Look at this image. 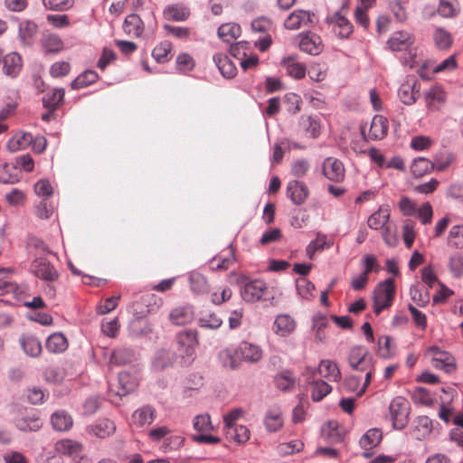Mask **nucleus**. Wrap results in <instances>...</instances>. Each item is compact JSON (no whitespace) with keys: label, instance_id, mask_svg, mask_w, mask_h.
<instances>
[{"label":"nucleus","instance_id":"nucleus-53","mask_svg":"<svg viewBox=\"0 0 463 463\" xmlns=\"http://www.w3.org/2000/svg\"><path fill=\"white\" fill-rule=\"evenodd\" d=\"M171 50H172L171 43L167 42V41H164V42L160 43L159 44H157L154 48V50L152 52V55L157 62L163 63L169 60Z\"/></svg>","mask_w":463,"mask_h":463},{"label":"nucleus","instance_id":"nucleus-16","mask_svg":"<svg viewBox=\"0 0 463 463\" xmlns=\"http://www.w3.org/2000/svg\"><path fill=\"white\" fill-rule=\"evenodd\" d=\"M426 106L429 110H439L447 100V94L440 86H433L424 93Z\"/></svg>","mask_w":463,"mask_h":463},{"label":"nucleus","instance_id":"nucleus-25","mask_svg":"<svg viewBox=\"0 0 463 463\" xmlns=\"http://www.w3.org/2000/svg\"><path fill=\"white\" fill-rule=\"evenodd\" d=\"M22 69V58L16 52H11L3 58V72L10 77L15 78Z\"/></svg>","mask_w":463,"mask_h":463},{"label":"nucleus","instance_id":"nucleus-10","mask_svg":"<svg viewBox=\"0 0 463 463\" xmlns=\"http://www.w3.org/2000/svg\"><path fill=\"white\" fill-rule=\"evenodd\" d=\"M297 328V321L288 314H279L275 317L272 324V332L279 337H288L292 335Z\"/></svg>","mask_w":463,"mask_h":463},{"label":"nucleus","instance_id":"nucleus-37","mask_svg":"<svg viewBox=\"0 0 463 463\" xmlns=\"http://www.w3.org/2000/svg\"><path fill=\"white\" fill-rule=\"evenodd\" d=\"M296 379L292 373L285 370L276 374L274 377V383L278 389L282 392H291L295 388Z\"/></svg>","mask_w":463,"mask_h":463},{"label":"nucleus","instance_id":"nucleus-44","mask_svg":"<svg viewBox=\"0 0 463 463\" xmlns=\"http://www.w3.org/2000/svg\"><path fill=\"white\" fill-rule=\"evenodd\" d=\"M434 169V163L425 157H418L411 164V171L416 177H420Z\"/></svg>","mask_w":463,"mask_h":463},{"label":"nucleus","instance_id":"nucleus-33","mask_svg":"<svg viewBox=\"0 0 463 463\" xmlns=\"http://www.w3.org/2000/svg\"><path fill=\"white\" fill-rule=\"evenodd\" d=\"M46 349L53 354L63 353L68 348V340L61 333H53L46 340Z\"/></svg>","mask_w":463,"mask_h":463},{"label":"nucleus","instance_id":"nucleus-8","mask_svg":"<svg viewBox=\"0 0 463 463\" xmlns=\"http://www.w3.org/2000/svg\"><path fill=\"white\" fill-rule=\"evenodd\" d=\"M428 354L431 357L432 365L445 371L451 373L456 368L454 357L448 352L440 350L437 346H431L427 351Z\"/></svg>","mask_w":463,"mask_h":463},{"label":"nucleus","instance_id":"nucleus-5","mask_svg":"<svg viewBox=\"0 0 463 463\" xmlns=\"http://www.w3.org/2000/svg\"><path fill=\"white\" fill-rule=\"evenodd\" d=\"M118 386L116 388L113 385H109V399L112 403H118V400L127 395L136 388V380L128 372H121L118 377Z\"/></svg>","mask_w":463,"mask_h":463},{"label":"nucleus","instance_id":"nucleus-48","mask_svg":"<svg viewBox=\"0 0 463 463\" xmlns=\"http://www.w3.org/2000/svg\"><path fill=\"white\" fill-rule=\"evenodd\" d=\"M226 438L239 444L246 442L250 439V431L243 425L234 426L224 431Z\"/></svg>","mask_w":463,"mask_h":463},{"label":"nucleus","instance_id":"nucleus-29","mask_svg":"<svg viewBox=\"0 0 463 463\" xmlns=\"http://www.w3.org/2000/svg\"><path fill=\"white\" fill-rule=\"evenodd\" d=\"M20 345L24 352L32 357H37L42 353V344L40 340L33 335H23L20 337Z\"/></svg>","mask_w":463,"mask_h":463},{"label":"nucleus","instance_id":"nucleus-39","mask_svg":"<svg viewBox=\"0 0 463 463\" xmlns=\"http://www.w3.org/2000/svg\"><path fill=\"white\" fill-rule=\"evenodd\" d=\"M218 36L226 43L232 42L240 37L241 30V26L234 23H227L222 24L218 28Z\"/></svg>","mask_w":463,"mask_h":463},{"label":"nucleus","instance_id":"nucleus-57","mask_svg":"<svg viewBox=\"0 0 463 463\" xmlns=\"http://www.w3.org/2000/svg\"><path fill=\"white\" fill-rule=\"evenodd\" d=\"M191 288L194 292L200 294L207 289L206 279L198 272H192L189 276Z\"/></svg>","mask_w":463,"mask_h":463},{"label":"nucleus","instance_id":"nucleus-11","mask_svg":"<svg viewBox=\"0 0 463 463\" xmlns=\"http://www.w3.org/2000/svg\"><path fill=\"white\" fill-rule=\"evenodd\" d=\"M322 172L326 178L339 183L345 178V169L343 163L335 157H326L322 164Z\"/></svg>","mask_w":463,"mask_h":463},{"label":"nucleus","instance_id":"nucleus-30","mask_svg":"<svg viewBox=\"0 0 463 463\" xmlns=\"http://www.w3.org/2000/svg\"><path fill=\"white\" fill-rule=\"evenodd\" d=\"M51 423L57 431H67L72 427L73 420L67 411L61 410L52 414Z\"/></svg>","mask_w":463,"mask_h":463},{"label":"nucleus","instance_id":"nucleus-47","mask_svg":"<svg viewBox=\"0 0 463 463\" xmlns=\"http://www.w3.org/2000/svg\"><path fill=\"white\" fill-rule=\"evenodd\" d=\"M194 429L201 433H209L215 430L208 413L196 415L193 420Z\"/></svg>","mask_w":463,"mask_h":463},{"label":"nucleus","instance_id":"nucleus-50","mask_svg":"<svg viewBox=\"0 0 463 463\" xmlns=\"http://www.w3.org/2000/svg\"><path fill=\"white\" fill-rule=\"evenodd\" d=\"M197 324L202 328L216 330L222 325V319L214 313H206L198 318Z\"/></svg>","mask_w":463,"mask_h":463},{"label":"nucleus","instance_id":"nucleus-24","mask_svg":"<svg viewBox=\"0 0 463 463\" xmlns=\"http://www.w3.org/2000/svg\"><path fill=\"white\" fill-rule=\"evenodd\" d=\"M388 129L389 125L387 118L383 116L376 115L372 119L368 138L373 140L383 139L387 135Z\"/></svg>","mask_w":463,"mask_h":463},{"label":"nucleus","instance_id":"nucleus-60","mask_svg":"<svg viewBox=\"0 0 463 463\" xmlns=\"http://www.w3.org/2000/svg\"><path fill=\"white\" fill-rule=\"evenodd\" d=\"M327 326L326 317L324 316H317L313 318V330L315 331V341L323 342L326 338L324 333L325 328Z\"/></svg>","mask_w":463,"mask_h":463},{"label":"nucleus","instance_id":"nucleus-20","mask_svg":"<svg viewBox=\"0 0 463 463\" xmlns=\"http://www.w3.org/2000/svg\"><path fill=\"white\" fill-rule=\"evenodd\" d=\"M156 419V410L149 405L137 409L131 417V424L136 428H144L150 425Z\"/></svg>","mask_w":463,"mask_h":463},{"label":"nucleus","instance_id":"nucleus-23","mask_svg":"<svg viewBox=\"0 0 463 463\" xmlns=\"http://www.w3.org/2000/svg\"><path fill=\"white\" fill-rule=\"evenodd\" d=\"M317 372L328 381L338 382L341 380L340 369L336 363L331 360H321L312 375L314 376Z\"/></svg>","mask_w":463,"mask_h":463},{"label":"nucleus","instance_id":"nucleus-3","mask_svg":"<svg viewBox=\"0 0 463 463\" xmlns=\"http://www.w3.org/2000/svg\"><path fill=\"white\" fill-rule=\"evenodd\" d=\"M197 335L198 333L194 329H184L176 334L178 351L185 363H191L194 359L195 349L198 345Z\"/></svg>","mask_w":463,"mask_h":463},{"label":"nucleus","instance_id":"nucleus-4","mask_svg":"<svg viewBox=\"0 0 463 463\" xmlns=\"http://www.w3.org/2000/svg\"><path fill=\"white\" fill-rule=\"evenodd\" d=\"M345 6L341 10L333 13L326 17V24L332 28L335 34L341 39H347L353 33V24L343 13Z\"/></svg>","mask_w":463,"mask_h":463},{"label":"nucleus","instance_id":"nucleus-59","mask_svg":"<svg viewBox=\"0 0 463 463\" xmlns=\"http://www.w3.org/2000/svg\"><path fill=\"white\" fill-rule=\"evenodd\" d=\"M296 287L298 293L301 296V298L305 299H310L313 297L315 285L307 279L301 278L297 279Z\"/></svg>","mask_w":463,"mask_h":463},{"label":"nucleus","instance_id":"nucleus-12","mask_svg":"<svg viewBox=\"0 0 463 463\" xmlns=\"http://www.w3.org/2000/svg\"><path fill=\"white\" fill-rule=\"evenodd\" d=\"M31 269L36 277L46 281H54L59 276L55 268L43 258H35Z\"/></svg>","mask_w":463,"mask_h":463},{"label":"nucleus","instance_id":"nucleus-17","mask_svg":"<svg viewBox=\"0 0 463 463\" xmlns=\"http://www.w3.org/2000/svg\"><path fill=\"white\" fill-rule=\"evenodd\" d=\"M54 449L58 454L69 457L72 459L83 452L84 446L80 441L71 439H62L55 443Z\"/></svg>","mask_w":463,"mask_h":463},{"label":"nucleus","instance_id":"nucleus-45","mask_svg":"<svg viewBox=\"0 0 463 463\" xmlns=\"http://www.w3.org/2000/svg\"><path fill=\"white\" fill-rule=\"evenodd\" d=\"M99 75L96 71L88 70L80 74L74 80L71 81V87L73 90L85 88L97 81Z\"/></svg>","mask_w":463,"mask_h":463},{"label":"nucleus","instance_id":"nucleus-38","mask_svg":"<svg viewBox=\"0 0 463 463\" xmlns=\"http://www.w3.org/2000/svg\"><path fill=\"white\" fill-rule=\"evenodd\" d=\"M175 360L174 352L166 349L158 350L153 360V366L157 370H163L172 366Z\"/></svg>","mask_w":463,"mask_h":463},{"label":"nucleus","instance_id":"nucleus-42","mask_svg":"<svg viewBox=\"0 0 463 463\" xmlns=\"http://www.w3.org/2000/svg\"><path fill=\"white\" fill-rule=\"evenodd\" d=\"M64 89L55 88L45 94L43 98V106L51 110H55L62 102L64 98Z\"/></svg>","mask_w":463,"mask_h":463},{"label":"nucleus","instance_id":"nucleus-46","mask_svg":"<svg viewBox=\"0 0 463 463\" xmlns=\"http://www.w3.org/2000/svg\"><path fill=\"white\" fill-rule=\"evenodd\" d=\"M134 353L128 348H118L113 351L109 363L116 365H125L132 362Z\"/></svg>","mask_w":463,"mask_h":463},{"label":"nucleus","instance_id":"nucleus-54","mask_svg":"<svg viewBox=\"0 0 463 463\" xmlns=\"http://www.w3.org/2000/svg\"><path fill=\"white\" fill-rule=\"evenodd\" d=\"M448 244L456 249L463 248V225L451 227L448 236Z\"/></svg>","mask_w":463,"mask_h":463},{"label":"nucleus","instance_id":"nucleus-64","mask_svg":"<svg viewBox=\"0 0 463 463\" xmlns=\"http://www.w3.org/2000/svg\"><path fill=\"white\" fill-rule=\"evenodd\" d=\"M435 44L439 49H447L451 44L450 34L442 28H438L433 34Z\"/></svg>","mask_w":463,"mask_h":463},{"label":"nucleus","instance_id":"nucleus-9","mask_svg":"<svg viewBox=\"0 0 463 463\" xmlns=\"http://www.w3.org/2000/svg\"><path fill=\"white\" fill-rule=\"evenodd\" d=\"M298 47L300 51L310 54L318 55L324 49L322 39L312 32L301 33L298 34Z\"/></svg>","mask_w":463,"mask_h":463},{"label":"nucleus","instance_id":"nucleus-21","mask_svg":"<svg viewBox=\"0 0 463 463\" xmlns=\"http://www.w3.org/2000/svg\"><path fill=\"white\" fill-rule=\"evenodd\" d=\"M194 312L192 306L176 307L169 314V319L174 325L184 326L194 320Z\"/></svg>","mask_w":463,"mask_h":463},{"label":"nucleus","instance_id":"nucleus-52","mask_svg":"<svg viewBox=\"0 0 463 463\" xmlns=\"http://www.w3.org/2000/svg\"><path fill=\"white\" fill-rule=\"evenodd\" d=\"M15 425L22 431H36L42 427V421L38 418L21 417L16 419Z\"/></svg>","mask_w":463,"mask_h":463},{"label":"nucleus","instance_id":"nucleus-51","mask_svg":"<svg viewBox=\"0 0 463 463\" xmlns=\"http://www.w3.org/2000/svg\"><path fill=\"white\" fill-rule=\"evenodd\" d=\"M38 26L31 21H23L19 24V36L23 43H29L37 32Z\"/></svg>","mask_w":463,"mask_h":463},{"label":"nucleus","instance_id":"nucleus-63","mask_svg":"<svg viewBox=\"0 0 463 463\" xmlns=\"http://www.w3.org/2000/svg\"><path fill=\"white\" fill-rule=\"evenodd\" d=\"M456 6L457 0H440L438 12L443 17H453L457 14Z\"/></svg>","mask_w":463,"mask_h":463},{"label":"nucleus","instance_id":"nucleus-14","mask_svg":"<svg viewBox=\"0 0 463 463\" xmlns=\"http://www.w3.org/2000/svg\"><path fill=\"white\" fill-rule=\"evenodd\" d=\"M415 38L412 33L406 31H397L391 35L387 44L392 52H402L412 47Z\"/></svg>","mask_w":463,"mask_h":463},{"label":"nucleus","instance_id":"nucleus-55","mask_svg":"<svg viewBox=\"0 0 463 463\" xmlns=\"http://www.w3.org/2000/svg\"><path fill=\"white\" fill-rule=\"evenodd\" d=\"M411 398L414 403L430 406L433 402L430 392L422 387H417L412 392Z\"/></svg>","mask_w":463,"mask_h":463},{"label":"nucleus","instance_id":"nucleus-58","mask_svg":"<svg viewBox=\"0 0 463 463\" xmlns=\"http://www.w3.org/2000/svg\"><path fill=\"white\" fill-rule=\"evenodd\" d=\"M301 125L309 137L316 138L320 133V125L317 120L312 117H302Z\"/></svg>","mask_w":463,"mask_h":463},{"label":"nucleus","instance_id":"nucleus-18","mask_svg":"<svg viewBox=\"0 0 463 463\" xmlns=\"http://www.w3.org/2000/svg\"><path fill=\"white\" fill-rule=\"evenodd\" d=\"M280 64L287 74L295 80H301L307 74V67L299 62L296 56L290 55L282 58Z\"/></svg>","mask_w":463,"mask_h":463},{"label":"nucleus","instance_id":"nucleus-31","mask_svg":"<svg viewBox=\"0 0 463 463\" xmlns=\"http://www.w3.org/2000/svg\"><path fill=\"white\" fill-rule=\"evenodd\" d=\"M309 390L312 401L317 402L332 392V387L324 380L314 379L309 383Z\"/></svg>","mask_w":463,"mask_h":463},{"label":"nucleus","instance_id":"nucleus-61","mask_svg":"<svg viewBox=\"0 0 463 463\" xmlns=\"http://www.w3.org/2000/svg\"><path fill=\"white\" fill-rule=\"evenodd\" d=\"M449 267L450 272L454 277L459 278L463 274V254L456 252L450 256L449 260Z\"/></svg>","mask_w":463,"mask_h":463},{"label":"nucleus","instance_id":"nucleus-49","mask_svg":"<svg viewBox=\"0 0 463 463\" xmlns=\"http://www.w3.org/2000/svg\"><path fill=\"white\" fill-rule=\"evenodd\" d=\"M236 355H238L237 349L225 348L219 353L220 363L225 368L236 369L239 367Z\"/></svg>","mask_w":463,"mask_h":463},{"label":"nucleus","instance_id":"nucleus-19","mask_svg":"<svg viewBox=\"0 0 463 463\" xmlns=\"http://www.w3.org/2000/svg\"><path fill=\"white\" fill-rule=\"evenodd\" d=\"M308 194V188L303 182L292 180L288 183L287 195L294 204L301 205L304 203Z\"/></svg>","mask_w":463,"mask_h":463},{"label":"nucleus","instance_id":"nucleus-27","mask_svg":"<svg viewBox=\"0 0 463 463\" xmlns=\"http://www.w3.org/2000/svg\"><path fill=\"white\" fill-rule=\"evenodd\" d=\"M33 142V135L26 132H17L6 144L10 152H17L27 148Z\"/></svg>","mask_w":463,"mask_h":463},{"label":"nucleus","instance_id":"nucleus-34","mask_svg":"<svg viewBox=\"0 0 463 463\" xmlns=\"http://www.w3.org/2000/svg\"><path fill=\"white\" fill-rule=\"evenodd\" d=\"M123 29L126 33L139 37L144 32V23L137 14H131L125 18Z\"/></svg>","mask_w":463,"mask_h":463},{"label":"nucleus","instance_id":"nucleus-28","mask_svg":"<svg viewBox=\"0 0 463 463\" xmlns=\"http://www.w3.org/2000/svg\"><path fill=\"white\" fill-rule=\"evenodd\" d=\"M383 439V432L380 429L373 428L368 430L360 439V447L365 450H371L377 447Z\"/></svg>","mask_w":463,"mask_h":463},{"label":"nucleus","instance_id":"nucleus-7","mask_svg":"<svg viewBox=\"0 0 463 463\" xmlns=\"http://www.w3.org/2000/svg\"><path fill=\"white\" fill-rule=\"evenodd\" d=\"M348 363L354 370L364 372L373 366V358L365 347L355 345L350 349Z\"/></svg>","mask_w":463,"mask_h":463},{"label":"nucleus","instance_id":"nucleus-36","mask_svg":"<svg viewBox=\"0 0 463 463\" xmlns=\"http://www.w3.org/2000/svg\"><path fill=\"white\" fill-rule=\"evenodd\" d=\"M189 15V9L186 6L179 4L169 5L164 10L165 18L171 21H185Z\"/></svg>","mask_w":463,"mask_h":463},{"label":"nucleus","instance_id":"nucleus-1","mask_svg":"<svg viewBox=\"0 0 463 463\" xmlns=\"http://www.w3.org/2000/svg\"><path fill=\"white\" fill-rule=\"evenodd\" d=\"M411 411L410 402L402 396H397L392 400L389 405V415L392 427L396 430H402L409 421Z\"/></svg>","mask_w":463,"mask_h":463},{"label":"nucleus","instance_id":"nucleus-22","mask_svg":"<svg viewBox=\"0 0 463 463\" xmlns=\"http://www.w3.org/2000/svg\"><path fill=\"white\" fill-rule=\"evenodd\" d=\"M237 353L248 363H258L263 355L262 349L259 345L249 342H242L237 348Z\"/></svg>","mask_w":463,"mask_h":463},{"label":"nucleus","instance_id":"nucleus-13","mask_svg":"<svg viewBox=\"0 0 463 463\" xmlns=\"http://www.w3.org/2000/svg\"><path fill=\"white\" fill-rule=\"evenodd\" d=\"M115 430L116 425L114 421L106 418L99 419L86 427V432L89 435L99 439H106L114 434Z\"/></svg>","mask_w":463,"mask_h":463},{"label":"nucleus","instance_id":"nucleus-40","mask_svg":"<svg viewBox=\"0 0 463 463\" xmlns=\"http://www.w3.org/2000/svg\"><path fill=\"white\" fill-rule=\"evenodd\" d=\"M389 218L390 213L388 209L381 207L368 218L367 224L369 228L373 230L383 229L388 225Z\"/></svg>","mask_w":463,"mask_h":463},{"label":"nucleus","instance_id":"nucleus-6","mask_svg":"<svg viewBox=\"0 0 463 463\" xmlns=\"http://www.w3.org/2000/svg\"><path fill=\"white\" fill-rule=\"evenodd\" d=\"M241 295L244 301L254 303L261 299L268 289L267 283L261 279H243Z\"/></svg>","mask_w":463,"mask_h":463},{"label":"nucleus","instance_id":"nucleus-2","mask_svg":"<svg viewBox=\"0 0 463 463\" xmlns=\"http://www.w3.org/2000/svg\"><path fill=\"white\" fill-rule=\"evenodd\" d=\"M395 294L394 281L387 279L379 283L373 292V311L379 315L392 306Z\"/></svg>","mask_w":463,"mask_h":463},{"label":"nucleus","instance_id":"nucleus-43","mask_svg":"<svg viewBox=\"0 0 463 463\" xmlns=\"http://www.w3.org/2000/svg\"><path fill=\"white\" fill-rule=\"evenodd\" d=\"M20 180V172L15 165L4 164L0 166V183L15 184Z\"/></svg>","mask_w":463,"mask_h":463},{"label":"nucleus","instance_id":"nucleus-41","mask_svg":"<svg viewBox=\"0 0 463 463\" xmlns=\"http://www.w3.org/2000/svg\"><path fill=\"white\" fill-rule=\"evenodd\" d=\"M42 45L46 52L57 53L63 49L64 43L59 35L49 33L43 37Z\"/></svg>","mask_w":463,"mask_h":463},{"label":"nucleus","instance_id":"nucleus-62","mask_svg":"<svg viewBox=\"0 0 463 463\" xmlns=\"http://www.w3.org/2000/svg\"><path fill=\"white\" fill-rule=\"evenodd\" d=\"M379 354L382 357L388 358L394 353V345L392 344V338L388 335H382L378 338Z\"/></svg>","mask_w":463,"mask_h":463},{"label":"nucleus","instance_id":"nucleus-32","mask_svg":"<svg viewBox=\"0 0 463 463\" xmlns=\"http://www.w3.org/2000/svg\"><path fill=\"white\" fill-rule=\"evenodd\" d=\"M416 81L413 83L406 81L401 84L398 90V97L403 104L410 106L415 103L417 100L416 94L419 92V88L416 89Z\"/></svg>","mask_w":463,"mask_h":463},{"label":"nucleus","instance_id":"nucleus-35","mask_svg":"<svg viewBox=\"0 0 463 463\" xmlns=\"http://www.w3.org/2000/svg\"><path fill=\"white\" fill-rule=\"evenodd\" d=\"M264 423L269 431L275 432L279 430L283 425L282 411L280 408H270L266 413Z\"/></svg>","mask_w":463,"mask_h":463},{"label":"nucleus","instance_id":"nucleus-56","mask_svg":"<svg viewBox=\"0 0 463 463\" xmlns=\"http://www.w3.org/2000/svg\"><path fill=\"white\" fill-rule=\"evenodd\" d=\"M304 447V443L299 439H293L288 442L280 443L277 449L280 455H291L299 452Z\"/></svg>","mask_w":463,"mask_h":463},{"label":"nucleus","instance_id":"nucleus-26","mask_svg":"<svg viewBox=\"0 0 463 463\" xmlns=\"http://www.w3.org/2000/svg\"><path fill=\"white\" fill-rule=\"evenodd\" d=\"M213 60L224 78L231 79L236 75L237 68L227 55L216 53L213 55Z\"/></svg>","mask_w":463,"mask_h":463},{"label":"nucleus","instance_id":"nucleus-15","mask_svg":"<svg viewBox=\"0 0 463 463\" xmlns=\"http://www.w3.org/2000/svg\"><path fill=\"white\" fill-rule=\"evenodd\" d=\"M314 13L304 10H297L287 17L284 22V26L288 30H298L302 25L314 24Z\"/></svg>","mask_w":463,"mask_h":463}]
</instances>
